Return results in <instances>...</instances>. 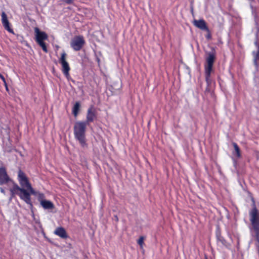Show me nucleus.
<instances>
[{"mask_svg":"<svg viewBox=\"0 0 259 259\" xmlns=\"http://www.w3.org/2000/svg\"><path fill=\"white\" fill-rule=\"evenodd\" d=\"M13 182L8 176L6 169L4 167H0V185H3Z\"/></svg>","mask_w":259,"mask_h":259,"instance_id":"obj_9","label":"nucleus"},{"mask_svg":"<svg viewBox=\"0 0 259 259\" xmlns=\"http://www.w3.org/2000/svg\"><path fill=\"white\" fill-rule=\"evenodd\" d=\"M85 44L83 36H77L74 37L71 41L70 46L76 51H79Z\"/></svg>","mask_w":259,"mask_h":259,"instance_id":"obj_7","label":"nucleus"},{"mask_svg":"<svg viewBox=\"0 0 259 259\" xmlns=\"http://www.w3.org/2000/svg\"><path fill=\"white\" fill-rule=\"evenodd\" d=\"M41 206L45 209H52L54 208V204L50 200H45L40 203Z\"/></svg>","mask_w":259,"mask_h":259,"instance_id":"obj_14","label":"nucleus"},{"mask_svg":"<svg viewBox=\"0 0 259 259\" xmlns=\"http://www.w3.org/2000/svg\"><path fill=\"white\" fill-rule=\"evenodd\" d=\"M255 45L257 46V50L256 52H253L252 54L253 55L254 59L253 62L255 67L257 68L258 67L257 60H259V45L257 44V42L256 41L255 42Z\"/></svg>","mask_w":259,"mask_h":259,"instance_id":"obj_15","label":"nucleus"},{"mask_svg":"<svg viewBox=\"0 0 259 259\" xmlns=\"http://www.w3.org/2000/svg\"><path fill=\"white\" fill-rule=\"evenodd\" d=\"M5 87H6V89L7 91H8V86H7V84L6 83V85H5Z\"/></svg>","mask_w":259,"mask_h":259,"instance_id":"obj_23","label":"nucleus"},{"mask_svg":"<svg viewBox=\"0 0 259 259\" xmlns=\"http://www.w3.org/2000/svg\"><path fill=\"white\" fill-rule=\"evenodd\" d=\"M80 104L78 102H76L72 108V113L74 116H76L78 113Z\"/></svg>","mask_w":259,"mask_h":259,"instance_id":"obj_17","label":"nucleus"},{"mask_svg":"<svg viewBox=\"0 0 259 259\" xmlns=\"http://www.w3.org/2000/svg\"><path fill=\"white\" fill-rule=\"evenodd\" d=\"M18 181L20 185V188H23L30 193H34V189L32 187L31 183L29 181L28 178L26 174L21 170L18 172Z\"/></svg>","mask_w":259,"mask_h":259,"instance_id":"obj_3","label":"nucleus"},{"mask_svg":"<svg viewBox=\"0 0 259 259\" xmlns=\"http://www.w3.org/2000/svg\"><path fill=\"white\" fill-rule=\"evenodd\" d=\"M250 221L253 229L256 232V238L259 243V214L255 207L250 212Z\"/></svg>","mask_w":259,"mask_h":259,"instance_id":"obj_6","label":"nucleus"},{"mask_svg":"<svg viewBox=\"0 0 259 259\" xmlns=\"http://www.w3.org/2000/svg\"><path fill=\"white\" fill-rule=\"evenodd\" d=\"M54 234L63 239H66L68 237L66 231L62 227L57 228L54 231Z\"/></svg>","mask_w":259,"mask_h":259,"instance_id":"obj_12","label":"nucleus"},{"mask_svg":"<svg viewBox=\"0 0 259 259\" xmlns=\"http://www.w3.org/2000/svg\"><path fill=\"white\" fill-rule=\"evenodd\" d=\"M87 122L83 121H77L75 122L74 126V134L76 140H77L82 147L86 146L85 140V130Z\"/></svg>","mask_w":259,"mask_h":259,"instance_id":"obj_2","label":"nucleus"},{"mask_svg":"<svg viewBox=\"0 0 259 259\" xmlns=\"http://www.w3.org/2000/svg\"><path fill=\"white\" fill-rule=\"evenodd\" d=\"M215 59V56L213 53H210L206 58V63L205 65V80L208 84L211 83L210 75L212 70V66Z\"/></svg>","mask_w":259,"mask_h":259,"instance_id":"obj_4","label":"nucleus"},{"mask_svg":"<svg viewBox=\"0 0 259 259\" xmlns=\"http://www.w3.org/2000/svg\"><path fill=\"white\" fill-rule=\"evenodd\" d=\"M0 78L2 79L4 83V84L6 85V81L5 78L4 77V76H3L1 73H0Z\"/></svg>","mask_w":259,"mask_h":259,"instance_id":"obj_21","label":"nucleus"},{"mask_svg":"<svg viewBox=\"0 0 259 259\" xmlns=\"http://www.w3.org/2000/svg\"><path fill=\"white\" fill-rule=\"evenodd\" d=\"M144 237L141 236L138 240V243L140 245L141 249L143 248Z\"/></svg>","mask_w":259,"mask_h":259,"instance_id":"obj_19","label":"nucleus"},{"mask_svg":"<svg viewBox=\"0 0 259 259\" xmlns=\"http://www.w3.org/2000/svg\"><path fill=\"white\" fill-rule=\"evenodd\" d=\"M205 259H208L206 255L205 256Z\"/></svg>","mask_w":259,"mask_h":259,"instance_id":"obj_25","label":"nucleus"},{"mask_svg":"<svg viewBox=\"0 0 259 259\" xmlns=\"http://www.w3.org/2000/svg\"><path fill=\"white\" fill-rule=\"evenodd\" d=\"M30 195V198H31V195H35L37 197L38 200L39 201L40 204L41 203L42 201H45L46 199H45V195L40 193L39 192L36 191L34 190V193H30V192H28Z\"/></svg>","mask_w":259,"mask_h":259,"instance_id":"obj_16","label":"nucleus"},{"mask_svg":"<svg viewBox=\"0 0 259 259\" xmlns=\"http://www.w3.org/2000/svg\"><path fill=\"white\" fill-rule=\"evenodd\" d=\"M193 24L201 30L209 31L206 23L203 19L194 20L193 21Z\"/></svg>","mask_w":259,"mask_h":259,"instance_id":"obj_11","label":"nucleus"},{"mask_svg":"<svg viewBox=\"0 0 259 259\" xmlns=\"http://www.w3.org/2000/svg\"><path fill=\"white\" fill-rule=\"evenodd\" d=\"M233 145L234 148V152L233 153L234 155H236L237 157H240L241 156L240 149L237 145V144L235 143H233Z\"/></svg>","mask_w":259,"mask_h":259,"instance_id":"obj_18","label":"nucleus"},{"mask_svg":"<svg viewBox=\"0 0 259 259\" xmlns=\"http://www.w3.org/2000/svg\"><path fill=\"white\" fill-rule=\"evenodd\" d=\"M0 191L2 193L5 194V191L3 188H0Z\"/></svg>","mask_w":259,"mask_h":259,"instance_id":"obj_22","label":"nucleus"},{"mask_svg":"<svg viewBox=\"0 0 259 259\" xmlns=\"http://www.w3.org/2000/svg\"><path fill=\"white\" fill-rule=\"evenodd\" d=\"M206 37H207V38H209L210 37V34H208V35L206 36Z\"/></svg>","mask_w":259,"mask_h":259,"instance_id":"obj_24","label":"nucleus"},{"mask_svg":"<svg viewBox=\"0 0 259 259\" xmlns=\"http://www.w3.org/2000/svg\"><path fill=\"white\" fill-rule=\"evenodd\" d=\"M2 16V23L6 30H7L10 33L14 34L13 30L10 27V24L8 20L6 14L3 12L1 14Z\"/></svg>","mask_w":259,"mask_h":259,"instance_id":"obj_10","label":"nucleus"},{"mask_svg":"<svg viewBox=\"0 0 259 259\" xmlns=\"http://www.w3.org/2000/svg\"><path fill=\"white\" fill-rule=\"evenodd\" d=\"M96 117L95 112L94 111L92 108H90L88 109L87 115V124L89 122L93 121Z\"/></svg>","mask_w":259,"mask_h":259,"instance_id":"obj_13","label":"nucleus"},{"mask_svg":"<svg viewBox=\"0 0 259 259\" xmlns=\"http://www.w3.org/2000/svg\"><path fill=\"white\" fill-rule=\"evenodd\" d=\"M75 0H62V1L67 4H72Z\"/></svg>","mask_w":259,"mask_h":259,"instance_id":"obj_20","label":"nucleus"},{"mask_svg":"<svg viewBox=\"0 0 259 259\" xmlns=\"http://www.w3.org/2000/svg\"><path fill=\"white\" fill-rule=\"evenodd\" d=\"M34 33L36 41L40 47H41L42 50L45 52L47 53V48L44 41L45 40H47L48 38L47 34L45 32L40 31L39 28L37 27L34 28Z\"/></svg>","mask_w":259,"mask_h":259,"instance_id":"obj_5","label":"nucleus"},{"mask_svg":"<svg viewBox=\"0 0 259 259\" xmlns=\"http://www.w3.org/2000/svg\"><path fill=\"white\" fill-rule=\"evenodd\" d=\"M11 197L13 198L16 194L18 195L20 198L27 204L30 208L33 207L31 199L28 192L23 188H20L17 184L14 183L12 188L10 189Z\"/></svg>","mask_w":259,"mask_h":259,"instance_id":"obj_1","label":"nucleus"},{"mask_svg":"<svg viewBox=\"0 0 259 259\" xmlns=\"http://www.w3.org/2000/svg\"><path fill=\"white\" fill-rule=\"evenodd\" d=\"M66 54L65 52L62 53L61 57L59 59V62L62 65V70L63 73H64V75L67 78H68L70 77L69 72L70 68L68 62L66 60Z\"/></svg>","mask_w":259,"mask_h":259,"instance_id":"obj_8","label":"nucleus"}]
</instances>
